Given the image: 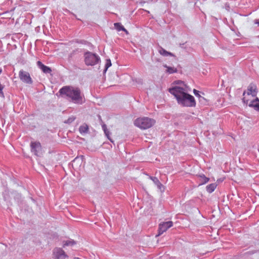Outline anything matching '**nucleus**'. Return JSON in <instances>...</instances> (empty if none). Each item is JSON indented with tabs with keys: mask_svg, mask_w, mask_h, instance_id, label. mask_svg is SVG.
<instances>
[{
	"mask_svg": "<svg viewBox=\"0 0 259 259\" xmlns=\"http://www.w3.org/2000/svg\"><path fill=\"white\" fill-rule=\"evenodd\" d=\"M111 66V62L110 59H108L106 60V63L105 65V71H106L107 69Z\"/></svg>",
	"mask_w": 259,
	"mask_h": 259,
	"instance_id": "6ab92c4d",
	"label": "nucleus"
},
{
	"mask_svg": "<svg viewBox=\"0 0 259 259\" xmlns=\"http://www.w3.org/2000/svg\"><path fill=\"white\" fill-rule=\"evenodd\" d=\"M203 178L204 179V182L207 183L209 181V178L205 177L204 176H203Z\"/></svg>",
	"mask_w": 259,
	"mask_h": 259,
	"instance_id": "5701e85b",
	"label": "nucleus"
},
{
	"mask_svg": "<svg viewBox=\"0 0 259 259\" xmlns=\"http://www.w3.org/2000/svg\"><path fill=\"white\" fill-rule=\"evenodd\" d=\"M76 244V242L72 239H69L66 241H63V246L65 247V246H72Z\"/></svg>",
	"mask_w": 259,
	"mask_h": 259,
	"instance_id": "4468645a",
	"label": "nucleus"
},
{
	"mask_svg": "<svg viewBox=\"0 0 259 259\" xmlns=\"http://www.w3.org/2000/svg\"><path fill=\"white\" fill-rule=\"evenodd\" d=\"M193 92H194V94H195V95L197 96L199 98L200 101H202V100L204 99V97L201 96L199 95L198 91L196 90V89H194Z\"/></svg>",
	"mask_w": 259,
	"mask_h": 259,
	"instance_id": "a211bd4d",
	"label": "nucleus"
},
{
	"mask_svg": "<svg viewBox=\"0 0 259 259\" xmlns=\"http://www.w3.org/2000/svg\"><path fill=\"white\" fill-rule=\"evenodd\" d=\"M31 151L34 153L36 156H40L41 153V146L39 142H31Z\"/></svg>",
	"mask_w": 259,
	"mask_h": 259,
	"instance_id": "1a4fd4ad",
	"label": "nucleus"
},
{
	"mask_svg": "<svg viewBox=\"0 0 259 259\" xmlns=\"http://www.w3.org/2000/svg\"><path fill=\"white\" fill-rule=\"evenodd\" d=\"M256 23L257 24L259 25V21L256 22Z\"/></svg>",
	"mask_w": 259,
	"mask_h": 259,
	"instance_id": "c85d7f7f",
	"label": "nucleus"
},
{
	"mask_svg": "<svg viewBox=\"0 0 259 259\" xmlns=\"http://www.w3.org/2000/svg\"><path fill=\"white\" fill-rule=\"evenodd\" d=\"M173 226V222L172 221H168L166 222H162L159 224L158 227V234L159 236L166 232L167 229L170 228Z\"/></svg>",
	"mask_w": 259,
	"mask_h": 259,
	"instance_id": "6e6552de",
	"label": "nucleus"
},
{
	"mask_svg": "<svg viewBox=\"0 0 259 259\" xmlns=\"http://www.w3.org/2000/svg\"><path fill=\"white\" fill-rule=\"evenodd\" d=\"M77 162V159H75L73 161V163H72V165H73L75 162Z\"/></svg>",
	"mask_w": 259,
	"mask_h": 259,
	"instance_id": "a878e982",
	"label": "nucleus"
},
{
	"mask_svg": "<svg viewBox=\"0 0 259 259\" xmlns=\"http://www.w3.org/2000/svg\"><path fill=\"white\" fill-rule=\"evenodd\" d=\"M59 93L70 98L74 103L82 104L83 102V96L81 94L80 90L78 88L64 87L60 90Z\"/></svg>",
	"mask_w": 259,
	"mask_h": 259,
	"instance_id": "f03ea898",
	"label": "nucleus"
},
{
	"mask_svg": "<svg viewBox=\"0 0 259 259\" xmlns=\"http://www.w3.org/2000/svg\"><path fill=\"white\" fill-rule=\"evenodd\" d=\"M150 179L154 182V183H156V182H158L159 183V181L156 178H152V177H151Z\"/></svg>",
	"mask_w": 259,
	"mask_h": 259,
	"instance_id": "4be33fe9",
	"label": "nucleus"
},
{
	"mask_svg": "<svg viewBox=\"0 0 259 259\" xmlns=\"http://www.w3.org/2000/svg\"><path fill=\"white\" fill-rule=\"evenodd\" d=\"M99 61V57L95 54L87 52L84 54V62L87 65L93 66Z\"/></svg>",
	"mask_w": 259,
	"mask_h": 259,
	"instance_id": "20e7f679",
	"label": "nucleus"
},
{
	"mask_svg": "<svg viewBox=\"0 0 259 259\" xmlns=\"http://www.w3.org/2000/svg\"><path fill=\"white\" fill-rule=\"evenodd\" d=\"M4 88V86L0 83V96L2 97H4V94L3 93Z\"/></svg>",
	"mask_w": 259,
	"mask_h": 259,
	"instance_id": "aec40b11",
	"label": "nucleus"
},
{
	"mask_svg": "<svg viewBox=\"0 0 259 259\" xmlns=\"http://www.w3.org/2000/svg\"><path fill=\"white\" fill-rule=\"evenodd\" d=\"M74 119H75V118L74 117H72V118L68 119V121L69 122H71V121H73Z\"/></svg>",
	"mask_w": 259,
	"mask_h": 259,
	"instance_id": "393cba45",
	"label": "nucleus"
},
{
	"mask_svg": "<svg viewBox=\"0 0 259 259\" xmlns=\"http://www.w3.org/2000/svg\"><path fill=\"white\" fill-rule=\"evenodd\" d=\"M102 128L103 130H104V131H105V130H107V127H106V125L105 124H103L102 125Z\"/></svg>",
	"mask_w": 259,
	"mask_h": 259,
	"instance_id": "b1692460",
	"label": "nucleus"
},
{
	"mask_svg": "<svg viewBox=\"0 0 259 259\" xmlns=\"http://www.w3.org/2000/svg\"><path fill=\"white\" fill-rule=\"evenodd\" d=\"M163 66L166 69V72L169 74L176 73L178 71L177 69L174 67H169L167 65H164Z\"/></svg>",
	"mask_w": 259,
	"mask_h": 259,
	"instance_id": "ddd939ff",
	"label": "nucleus"
},
{
	"mask_svg": "<svg viewBox=\"0 0 259 259\" xmlns=\"http://www.w3.org/2000/svg\"><path fill=\"white\" fill-rule=\"evenodd\" d=\"M115 28L118 31H121L124 29V27L120 23H115L114 24Z\"/></svg>",
	"mask_w": 259,
	"mask_h": 259,
	"instance_id": "f3484780",
	"label": "nucleus"
},
{
	"mask_svg": "<svg viewBox=\"0 0 259 259\" xmlns=\"http://www.w3.org/2000/svg\"><path fill=\"white\" fill-rule=\"evenodd\" d=\"M79 131L81 134H84L88 133L89 132V126L88 125L84 123L82 125H80L79 128Z\"/></svg>",
	"mask_w": 259,
	"mask_h": 259,
	"instance_id": "f8f14e48",
	"label": "nucleus"
},
{
	"mask_svg": "<svg viewBox=\"0 0 259 259\" xmlns=\"http://www.w3.org/2000/svg\"><path fill=\"white\" fill-rule=\"evenodd\" d=\"M104 133H105V134L106 136L108 137V138L109 140H110V139H109V131L108 130V129H107V130H105V131H104Z\"/></svg>",
	"mask_w": 259,
	"mask_h": 259,
	"instance_id": "412c9836",
	"label": "nucleus"
},
{
	"mask_svg": "<svg viewBox=\"0 0 259 259\" xmlns=\"http://www.w3.org/2000/svg\"><path fill=\"white\" fill-rule=\"evenodd\" d=\"M257 92L256 85L251 83L247 87L246 90L243 92V96H245L246 100H248L249 95H251L253 97H256Z\"/></svg>",
	"mask_w": 259,
	"mask_h": 259,
	"instance_id": "39448f33",
	"label": "nucleus"
},
{
	"mask_svg": "<svg viewBox=\"0 0 259 259\" xmlns=\"http://www.w3.org/2000/svg\"><path fill=\"white\" fill-rule=\"evenodd\" d=\"M155 121L154 120L146 117L138 118L135 121V125L141 129H147L151 127Z\"/></svg>",
	"mask_w": 259,
	"mask_h": 259,
	"instance_id": "7ed1b4c3",
	"label": "nucleus"
},
{
	"mask_svg": "<svg viewBox=\"0 0 259 259\" xmlns=\"http://www.w3.org/2000/svg\"><path fill=\"white\" fill-rule=\"evenodd\" d=\"M19 77L21 81L23 82L31 84L33 83L32 79L31 78L29 72L21 70L19 72Z\"/></svg>",
	"mask_w": 259,
	"mask_h": 259,
	"instance_id": "423d86ee",
	"label": "nucleus"
},
{
	"mask_svg": "<svg viewBox=\"0 0 259 259\" xmlns=\"http://www.w3.org/2000/svg\"><path fill=\"white\" fill-rule=\"evenodd\" d=\"M159 53H160V55H161L163 56H174L172 53H171L170 52H167V51H166L162 48H160V49L159 50Z\"/></svg>",
	"mask_w": 259,
	"mask_h": 259,
	"instance_id": "2eb2a0df",
	"label": "nucleus"
},
{
	"mask_svg": "<svg viewBox=\"0 0 259 259\" xmlns=\"http://www.w3.org/2000/svg\"><path fill=\"white\" fill-rule=\"evenodd\" d=\"M177 83L183 84L184 87L175 86L169 89V92L173 95L179 104L185 107H195L196 102L193 96L188 94V87L182 82L178 81Z\"/></svg>",
	"mask_w": 259,
	"mask_h": 259,
	"instance_id": "f257e3e1",
	"label": "nucleus"
},
{
	"mask_svg": "<svg viewBox=\"0 0 259 259\" xmlns=\"http://www.w3.org/2000/svg\"><path fill=\"white\" fill-rule=\"evenodd\" d=\"M254 108L256 110H258L259 111V103H258V108H257V107H254Z\"/></svg>",
	"mask_w": 259,
	"mask_h": 259,
	"instance_id": "cd10ccee",
	"label": "nucleus"
},
{
	"mask_svg": "<svg viewBox=\"0 0 259 259\" xmlns=\"http://www.w3.org/2000/svg\"><path fill=\"white\" fill-rule=\"evenodd\" d=\"M55 259H66L68 256L64 251L60 248H56L54 250Z\"/></svg>",
	"mask_w": 259,
	"mask_h": 259,
	"instance_id": "9d476101",
	"label": "nucleus"
},
{
	"mask_svg": "<svg viewBox=\"0 0 259 259\" xmlns=\"http://www.w3.org/2000/svg\"><path fill=\"white\" fill-rule=\"evenodd\" d=\"M217 185L215 183L211 184L206 187L207 191L211 193L215 189Z\"/></svg>",
	"mask_w": 259,
	"mask_h": 259,
	"instance_id": "dca6fc26",
	"label": "nucleus"
},
{
	"mask_svg": "<svg viewBox=\"0 0 259 259\" xmlns=\"http://www.w3.org/2000/svg\"><path fill=\"white\" fill-rule=\"evenodd\" d=\"M243 98L242 99L243 102L244 103H246L249 107H257L258 108V104H259V99L257 97H253L251 95H249L248 97V100H246L245 99V96H243Z\"/></svg>",
	"mask_w": 259,
	"mask_h": 259,
	"instance_id": "0eeeda50",
	"label": "nucleus"
},
{
	"mask_svg": "<svg viewBox=\"0 0 259 259\" xmlns=\"http://www.w3.org/2000/svg\"><path fill=\"white\" fill-rule=\"evenodd\" d=\"M122 30L124 31L126 34H128V31L126 29H125L124 28Z\"/></svg>",
	"mask_w": 259,
	"mask_h": 259,
	"instance_id": "bb28decb",
	"label": "nucleus"
},
{
	"mask_svg": "<svg viewBox=\"0 0 259 259\" xmlns=\"http://www.w3.org/2000/svg\"><path fill=\"white\" fill-rule=\"evenodd\" d=\"M37 64L39 68L42 70L45 73H51L52 69L50 67L47 66L43 64L40 61H38L37 62Z\"/></svg>",
	"mask_w": 259,
	"mask_h": 259,
	"instance_id": "9b49d317",
	"label": "nucleus"
}]
</instances>
